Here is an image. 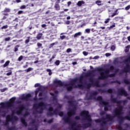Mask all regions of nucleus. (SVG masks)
<instances>
[{
    "label": "nucleus",
    "mask_w": 130,
    "mask_h": 130,
    "mask_svg": "<svg viewBox=\"0 0 130 130\" xmlns=\"http://www.w3.org/2000/svg\"><path fill=\"white\" fill-rule=\"evenodd\" d=\"M54 58H55V55H53L51 58L52 59H54Z\"/></svg>",
    "instance_id": "49"
},
{
    "label": "nucleus",
    "mask_w": 130,
    "mask_h": 130,
    "mask_svg": "<svg viewBox=\"0 0 130 130\" xmlns=\"http://www.w3.org/2000/svg\"><path fill=\"white\" fill-rule=\"evenodd\" d=\"M6 90H7V88H3V89H1V92H4L6 91Z\"/></svg>",
    "instance_id": "28"
},
{
    "label": "nucleus",
    "mask_w": 130,
    "mask_h": 130,
    "mask_svg": "<svg viewBox=\"0 0 130 130\" xmlns=\"http://www.w3.org/2000/svg\"><path fill=\"white\" fill-rule=\"evenodd\" d=\"M111 50H112V51H113L114 50H115V46L112 45V46L111 47Z\"/></svg>",
    "instance_id": "19"
},
{
    "label": "nucleus",
    "mask_w": 130,
    "mask_h": 130,
    "mask_svg": "<svg viewBox=\"0 0 130 130\" xmlns=\"http://www.w3.org/2000/svg\"><path fill=\"white\" fill-rule=\"evenodd\" d=\"M100 57L99 56H95L93 57V59H98Z\"/></svg>",
    "instance_id": "37"
},
{
    "label": "nucleus",
    "mask_w": 130,
    "mask_h": 130,
    "mask_svg": "<svg viewBox=\"0 0 130 130\" xmlns=\"http://www.w3.org/2000/svg\"><path fill=\"white\" fill-rule=\"evenodd\" d=\"M64 12H68V11H69V9H66L64 10Z\"/></svg>",
    "instance_id": "62"
},
{
    "label": "nucleus",
    "mask_w": 130,
    "mask_h": 130,
    "mask_svg": "<svg viewBox=\"0 0 130 130\" xmlns=\"http://www.w3.org/2000/svg\"><path fill=\"white\" fill-rule=\"evenodd\" d=\"M47 72L49 73V75L51 76L52 75V73L51 72V70L50 69H47Z\"/></svg>",
    "instance_id": "16"
},
{
    "label": "nucleus",
    "mask_w": 130,
    "mask_h": 130,
    "mask_svg": "<svg viewBox=\"0 0 130 130\" xmlns=\"http://www.w3.org/2000/svg\"><path fill=\"white\" fill-rule=\"evenodd\" d=\"M7 18V17L4 16L3 18V20H6V19Z\"/></svg>",
    "instance_id": "63"
},
{
    "label": "nucleus",
    "mask_w": 130,
    "mask_h": 130,
    "mask_svg": "<svg viewBox=\"0 0 130 130\" xmlns=\"http://www.w3.org/2000/svg\"><path fill=\"white\" fill-rule=\"evenodd\" d=\"M18 15H21V14H23V11H19L18 12Z\"/></svg>",
    "instance_id": "42"
},
{
    "label": "nucleus",
    "mask_w": 130,
    "mask_h": 130,
    "mask_svg": "<svg viewBox=\"0 0 130 130\" xmlns=\"http://www.w3.org/2000/svg\"><path fill=\"white\" fill-rule=\"evenodd\" d=\"M64 98H65V99H68V100H69V96L66 95V96H64Z\"/></svg>",
    "instance_id": "46"
},
{
    "label": "nucleus",
    "mask_w": 130,
    "mask_h": 130,
    "mask_svg": "<svg viewBox=\"0 0 130 130\" xmlns=\"http://www.w3.org/2000/svg\"><path fill=\"white\" fill-rule=\"evenodd\" d=\"M55 44H57V42L51 44L50 45V48H51V47H52V46H53V45H55Z\"/></svg>",
    "instance_id": "20"
},
{
    "label": "nucleus",
    "mask_w": 130,
    "mask_h": 130,
    "mask_svg": "<svg viewBox=\"0 0 130 130\" xmlns=\"http://www.w3.org/2000/svg\"><path fill=\"white\" fill-rule=\"evenodd\" d=\"M23 68H24V69H26V68H28V65L23 66Z\"/></svg>",
    "instance_id": "57"
},
{
    "label": "nucleus",
    "mask_w": 130,
    "mask_h": 130,
    "mask_svg": "<svg viewBox=\"0 0 130 130\" xmlns=\"http://www.w3.org/2000/svg\"><path fill=\"white\" fill-rule=\"evenodd\" d=\"M16 113L17 115H21V116H23V117L20 118L21 122L24 126H27L28 124H27L25 118H26V117H28L30 114L29 113V109L28 108H26V107L23 105H22L19 107V110L16 111Z\"/></svg>",
    "instance_id": "4"
},
{
    "label": "nucleus",
    "mask_w": 130,
    "mask_h": 130,
    "mask_svg": "<svg viewBox=\"0 0 130 130\" xmlns=\"http://www.w3.org/2000/svg\"><path fill=\"white\" fill-rule=\"evenodd\" d=\"M5 13H10L11 12V9L10 8H5L4 10Z\"/></svg>",
    "instance_id": "13"
},
{
    "label": "nucleus",
    "mask_w": 130,
    "mask_h": 130,
    "mask_svg": "<svg viewBox=\"0 0 130 130\" xmlns=\"http://www.w3.org/2000/svg\"><path fill=\"white\" fill-rule=\"evenodd\" d=\"M105 55L106 56L108 57V56H110V55H111V54L109 53H106Z\"/></svg>",
    "instance_id": "35"
},
{
    "label": "nucleus",
    "mask_w": 130,
    "mask_h": 130,
    "mask_svg": "<svg viewBox=\"0 0 130 130\" xmlns=\"http://www.w3.org/2000/svg\"><path fill=\"white\" fill-rule=\"evenodd\" d=\"M40 91H41V92L39 93ZM38 93H39V96L40 97H41V96L43 95V93H44V87H40L36 90L35 91L36 97L33 99V101H35V102H37V94H38Z\"/></svg>",
    "instance_id": "6"
},
{
    "label": "nucleus",
    "mask_w": 130,
    "mask_h": 130,
    "mask_svg": "<svg viewBox=\"0 0 130 130\" xmlns=\"http://www.w3.org/2000/svg\"><path fill=\"white\" fill-rule=\"evenodd\" d=\"M99 92H101L102 93H110V94H112L113 93V90L112 89H109L108 90L106 89H99Z\"/></svg>",
    "instance_id": "7"
},
{
    "label": "nucleus",
    "mask_w": 130,
    "mask_h": 130,
    "mask_svg": "<svg viewBox=\"0 0 130 130\" xmlns=\"http://www.w3.org/2000/svg\"><path fill=\"white\" fill-rule=\"evenodd\" d=\"M95 4H96V5H98V6H101V5H102L101 1H96Z\"/></svg>",
    "instance_id": "15"
},
{
    "label": "nucleus",
    "mask_w": 130,
    "mask_h": 130,
    "mask_svg": "<svg viewBox=\"0 0 130 130\" xmlns=\"http://www.w3.org/2000/svg\"><path fill=\"white\" fill-rule=\"evenodd\" d=\"M112 83H117V84H120V82L118 81H116V82H113Z\"/></svg>",
    "instance_id": "44"
},
{
    "label": "nucleus",
    "mask_w": 130,
    "mask_h": 130,
    "mask_svg": "<svg viewBox=\"0 0 130 130\" xmlns=\"http://www.w3.org/2000/svg\"><path fill=\"white\" fill-rule=\"evenodd\" d=\"M10 64V60H8L4 64H3V66H2L1 67L2 68H6V67H8V66H9V64Z\"/></svg>",
    "instance_id": "8"
},
{
    "label": "nucleus",
    "mask_w": 130,
    "mask_h": 130,
    "mask_svg": "<svg viewBox=\"0 0 130 130\" xmlns=\"http://www.w3.org/2000/svg\"><path fill=\"white\" fill-rule=\"evenodd\" d=\"M101 115H104L105 114V111H102L100 112Z\"/></svg>",
    "instance_id": "38"
},
{
    "label": "nucleus",
    "mask_w": 130,
    "mask_h": 130,
    "mask_svg": "<svg viewBox=\"0 0 130 130\" xmlns=\"http://www.w3.org/2000/svg\"><path fill=\"white\" fill-rule=\"evenodd\" d=\"M42 35H43V34H42V33H39L37 35V39L39 40L40 39H41V38L42 37Z\"/></svg>",
    "instance_id": "10"
},
{
    "label": "nucleus",
    "mask_w": 130,
    "mask_h": 130,
    "mask_svg": "<svg viewBox=\"0 0 130 130\" xmlns=\"http://www.w3.org/2000/svg\"><path fill=\"white\" fill-rule=\"evenodd\" d=\"M95 71L99 72L100 74V76L98 78L99 80H104V79H107L108 77L110 78L115 77L118 69H115L113 66H111L109 69L106 70H105L103 68H100L95 69Z\"/></svg>",
    "instance_id": "3"
},
{
    "label": "nucleus",
    "mask_w": 130,
    "mask_h": 130,
    "mask_svg": "<svg viewBox=\"0 0 130 130\" xmlns=\"http://www.w3.org/2000/svg\"><path fill=\"white\" fill-rule=\"evenodd\" d=\"M13 21H16V22H18V18H15Z\"/></svg>",
    "instance_id": "61"
},
{
    "label": "nucleus",
    "mask_w": 130,
    "mask_h": 130,
    "mask_svg": "<svg viewBox=\"0 0 130 130\" xmlns=\"http://www.w3.org/2000/svg\"><path fill=\"white\" fill-rule=\"evenodd\" d=\"M7 76H11L12 75V72H10L6 74Z\"/></svg>",
    "instance_id": "41"
},
{
    "label": "nucleus",
    "mask_w": 130,
    "mask_h": 130,
    "mask_svg": "<svg viewBox=\"0 0 130 130\" xmlns=\"http://www.w3.org/2000/svg\"><path fill=\"white\" fill-rule=\"evenodd\" d=\"M84 4H85V2L84 1H79L77 3V6H78L79 7H81V6H82V5H84Z\"/></svg>",
    "instance_id": "11"
},
{
    "label": "nucleus",
    "mask_w": 130,
    "mask_h": 130,
    "mask_svg": "<svg viewBox=\"0 0 130 130\" xmlns=\"http://www.w3.org/2000/svg\"><path fill=\"white\" fill-rule=\"evenodd\" d=\"M19 47H20V46H19V45H16L15 46V49H14L15 52H17V51H18V50H19V49H18Z\"/></svg>",
    "instance_id": "14"
},
{
    "label": "nucleus",
    "mask_w": 130,
    "mask_h": 130,
    "mask_svg": "<svg viewBox=\"0 0 130 130\" xmlns=\"http://www.w3.org/2000/svg\"><path fill=\"white\" fill-rule=\"evenodd\" d=\"M128 94L126 91L124 90V88H119L117 92V98H114L113 95L111 96V101L113 103H117L118 104V107L114 109L113 113V116L111 115H106V117H102L101 119L95 120V122L99 123L101 125V130H107V125L109 124H112L114 121V118L115 117L118 118V125L117 126V128L118 130H130V124L123 123L124 120L130 121V116H126L125 117L122 116L123 115V107L121 106L125 105L127 103V100L118 101L117 98H120V96H125L126 97Z\"/></svg>",
    "instance_id": "1"
},
{
    "label": "nucleus",
    "mask_w": 130,
    "mask_h": 130,
    "mask_svg": "<svg viewBox=\"0 0 130 130\" xmlns=\"http://www.w3.org/2000/svg\"><path fill=\"white\" fill-rule=\"evenodd\" d=\"M66 24H67V25H69V24H70V21H67L66 22Z\"/></svg>",
    "instance_id": "53"
},
{
    "label": "nucleus",
    "mask_w": 130,
    "mask_h": 130,
    "mask_svg": "<svg viewBox=\"0 0 130 130\" xmlns=\"http://www.w3.org/2000/svg\"><path fill=\"white\" fill-rule=\"evenodd\" d=\"M95 86H96V87H100V85H99V82H97L95 83Z\"/></svg>",
    "instance_id": "36"
},
{
    "label": "nucleus",
    "mask_w": 130,
    "mask_h": 130,
    "mask_svg": "<svg viewBox=\"0 0 130 130\" xmlns=\"http://www.w3.org/2000/svg\"><path fill=\"white\" fill-rule=\"evenodd\" d=\"M16 3H21V0H16Z\"/></svg>",
    "instance_id": "51"
},
{
    "label": "nucleus",
    "mask_w": 130,
    "mask_h": 130,
    "mask_svg": "<svg viewBox=\"0 0 130 130\" xmlns=\"http://www.w3.org/2000/svg\"><path fill=\"white\" fill-rule=\"evenodd\" d=\"M22 59H23V56H20L18 58V61H21V60H22Z\"/></svg>",
    "instance_id": "29"
},
{
    "label": "nucleus",
    "mask_w": 130,
    "mask_h": 130,
    "mask_svg": "<svg viewBox=\"0 0 130 130\" xmlns=\"http://www.w3.org/2000/svg\"><path fill=\"white\" fill-rule=\"evenodd\" d=\"M8 25H4L1 27V29H7L8 28Z\"/></svg>",
    "instance_id": "21"
},
{
    "label": "nucleus",
    "mask_w": 130,
    "mask_h": 130,
    "mask_svg": "<svg viewBox=\"0 0 130 130\" xmlns=\"http://www.w3.org/2000/svg\"><path fill=\"white\" fill-rule=\"evenodd\" d=\"M129 9H130V5H128L127 7H125V10H126V11H128Z\"/></svg>",
    "instance_id": "25"
},
{
    "label": "nucleus",
    "mask_w": 130,
    "mask_h": 130,
    "mask_svg": "<svg viewBox=\"0 0 130 130\" xmlns=\"http://www.w3.org/2000/svg\"><path fill=\"white\" fill-rule=\"evenodd\" d=\"M102 87H106V86H107V84H106V83L103 84L102 85Z\"/></svg>",
    "instance_id": "43"
},
{
    "label": "nucleus",
    "mask_w": 130,
    "mask_h": 130,
    "mask_svg": "<svg viewBox=\"0 0 130 130\" xmlns=\"http://www.w3.org/2000/svg\"><path fill=\"white\" fill-rule=\"evenodd\" d=\"M101 28L102 29V30H104V29H105V27H101Z\"/></svg>",
    "instance_id": "60"
},
{
    "label": "nucleus",
    "mask_w": 130,
    "mask_h": 130,
    "mask_svg": "<svg viewBox=\"0 0 130 130\" xmlns=\"http://www.w3.org/2000/svg\"><path fill=\"white\" fill-rule=\"evenodd\" d=\"M127 39H128V41H130V36L127 37Z\"/></svg>",
    "instance_id": "64"
},
{
    "label": "nucleus",
    "mask_w": 130,
    "mask_h": 130,
    "mask_svg": "<svg viewBox=\"0 0 130 130\" xmlns=\"http://www.w3.org/2000/svg\"><path fill=\"white\" fill-rule=\"evenodd\" d=\"M55 8H58V4H56L55 6Z\"/></svg>",
    "instance_id": "54"
},
{
    "label": "nucleus",
    "mask_w": 130,
    "mask_h": 130,
    "mask_svg": "<svg viewBox=\"0 0 130 130\" xmlns=\"http://www.w3.org/2000/svg\"><path fill=\"white\" fill-rule=\"evenodd\" d=\"M60 1L61 0H57L56 2V4H59V3H60Z\"/></svg>",
    "instance_id": "50"
},
{
    "label": "nucleus",
    "mask_w": 130,
    "mask_h": 130,
    "mask_svg": "<svg viewBox=\"0 0 130 130\" xmlns=\"http://www.w3.org/2000/svg\"><path fill=\"white\" fill-rule=\"evenodd\" d=\"M72 51V49L71 48H69L67 50V53H70V52Z\"/></svg>",
    "instance_id": "32"
},
{
    "label": "nucleus",
    "mask_w": 130,
    "mask_h": 130,
    "mask_svg": "<svg viewBox=\"0 0 130 130\" xmlns=\"http://www.w3.org/2000/svg\"><path fill=\"white\" fill-rule=\"evenodd\" d=\"M126 48H127V49H129L130 48V46L129 45H128V46H126Z\"/></svg>",
    "instance_id": "56"
},
{
    "label": "nucleus",
    "mask_w": 130,
    "mask_h": 130,
    "mask_svg": "<svg viewBox=\"0 0 130 130\" xmlns=\"http://www.w3.org/2000/svg\"><path fill=\"white\" fill-rule=\"evenodd\" d=\"M27 38L28 39L25 40V43H29L30 42V37H28Z\"/></svg>",
    "instance_id": "22"
},
{
    "label": "nucleus",
    "mask_w": 130,
    "mask_h": 130,
    "mask_svg": "<svg viewBox=\"0 0 130 130\" xmlns=\"http://www.w3.org/2000/svg\"><path fill=\"white\" fill-rule=\"evenodd\" d=\"M20 9H21V10H23V9H26V6H25V5L21 6L20 7Z\"/></svg>",
    "instance_id": "33"
},
{
    "label": "nucleus",
    "mask_w": 130,
    "mask_h": 130,
    "mask_svg": "<svg viewBox=\"0 0 130 130\" xmlns=\"http://www.w3.org/2000/svg\"><path fill=\"white\" fill-rule=\"evenodd\" d=\"M116 15H117V13H113V14L111 15L112 18H113V17H114V16H116Z\"/></svg>",
    "instance_id": "39"
},
{
    "label": "nucleus",
    "mask_w": 130,
    "mask_h": 130,
    "mask_svg": "<svg viewBox=\"0 0 130 130\" xmlns=\"http://www.w3.org/2000/svg\"><path fill=\"white\" fill-rule=\"evenodd\" d=\"M77 64V63L76 61L73 62L72 63V64H73L74 66H75V64Z\"/></svg>",
    "instance_id": "47"
},
{
    "label": "nucleus",
    "mask_w": 130,
    "mask_h": 130,
    "mask_svg": "<svg viewBox=\"0 0 130 130\" xmlns=\"http://www.w3.org/2000/svg\"><path fill=\"white\" fill-rule=\"evenodd\" d=\"M39 86H40V84H39V83H36V84L35 85V88H37V87H39Z\"/></svg>",
    "instance_id": "34"
},
{
    "label": "nucleus",
    "mask_w": 130,
    "mask_h": 130,
    "mask_svg": "<svg viewBox=\"0 0 130 130\" xmlns=\"http://www.w3.org/2000/svg\"><path fill=\"white\" fill-rule=\"evenodd\" d=\"M42 27L43 28H45V27H46V24H42Z\"/></svg>",
    "instance_id": "45"
},
{
    "label": "nucleus",
    "mask_w": 130,
    "mask_h": 130,
    "mask_svg": "<svg viewBox=\"0 0 130 130\" xmlns=\"http://www.w3.org/2000/svg\"><path fill=\"white\" fill-rule=\"evenodd\" d=\"M37 46L38 47H41V46H42V44L40 43H37Z\"/></svg>",
    "instance_id": "30"
},
{
    "label": "nucleus",
    "mask_w": 130,
    "mask_h": 130,
    "mask_svg": "<svg viewBox=\"0 0 130 130\" xmlns=\"http://www.w3.org/2000/svg\"><path fill=\"white\" fill-rule=\"evenodd\" d=\"M91 31V29L87 28L85 29V32H86V33H90V32Z\"/></svg>",
    "instance_id": "23"
},
{
    "label": "nucleus",
    "mask_w": 130,
    "mask_h": 130,
    "mask_svg": "<svg viewBox=\"0 0 130 130\" xmlns=\"http://www.w3.org/2000/svg\"><path fill=\"white\" fill-rule=\"evenodd\" d=\"M92 73L91 72L86 74V78L90 77L89 81L90 83H87V81L85 80L84 76H81L80 78H77L72 80L70 82L66 83L62 82L60 80H55L54 81V84L58 87L61 86L62 87H66L68 91H72L73 88H79V89H86L87 90V93L86 95L85 100H92L94 99L99 102L101 106H104V110L105 111L109 110V103L107 102L103 101L102 96H99L96 98V96L98 95V91L97 90L89 91L91 86H93L95 82H94V78L91 77Z\"/></svg>",
    "instance_id": "2"
},
{
    "label": "nucleus",
    "mask_w": 130,
    "mask_h": 130,
    "mask_svg": "<svg viewBox=\"0 0 130 130\" xmlns=\"http://www.w3.org/2000/svg\"><path fill=\"white\" fill-rule=\"evenodd\" d=\"M53 122V119H51L48 121V123H51Z\"/></svg>",
    "instance_id": "24"
},
{
    "label": "nucleus",
    "mask_w": 130,
    "mask_h": 130,
    "mask_svg": "<svg viewBox=\"0 0 130 130\" xmlns=\"http://www.w3.org/2000/svg\"><path fill=\"white\" fill-rule=\"evenodd\" d=\"M110 20V19L108 18L105 21V24H107V23H108L109 22V20Z\"/></svg>",
    "instance_id": "40"
},
{
    "label": "nucleus",
    "mask_w": 130,
    "mask_h": 130,
    "mask_svg": "<svg viewBox=\"0 0 130 130\" xmlns=\"http://www.w3.org/2000/svg\"><path fill=\"white\" fill-rule=\"evenodd\" d=\"M115 21H119V20H123V17L117 16L115 18Z\"/></svg>",
    "instance_id": "12"
},
{
    "label": "nucleus",
    "mask_w": 130,
    "mask_h": 130,
    "mask_svg": "<svg viewBox=\"0 0 130 130\" xmlns=\"http://www.w3.org/2000/svg\"><path fill=\"white\" fill-rule=\"evenodd\" d=\"M59 63H60V61H59V60H57L55 62V64H56V66H59Z\"/></svg>",
    "instance_id": "18"
},
{
    "label": "nucleus",
    "mask_w": 130,
    "mask_h": 130,
    "mask_svg": "<svg viewBox=\"0 0 130 130\" xmlns=\"http://www.w3.org/2000/svg\"><path fill=\"white\" fill-rule=\"evenodd\" d=\"M31 71H33V68H29L26 70V73H29V72H31Z\"/></svg>",
    "instance_id": "17"
},
{
    "label": "nucleus",
    "mask_w": 130,
    "mask_h": 130,
    "mask_svg": "<svg viewBox=\"0 0 130 130\" xmlns=\"http://www.w3.org/2000/svg\"><path fill=\"white\" fill-rule=\"evenodd\" d=\"M88 53L86 51L83 52V54H84L85 56H87V55H88Z\"/></svg>",
    "instance_id": "26"
},
{
    "label": "nucleus",
    "mask_w": 130,
    "mask_h": 130,
    "mask_svg": "<svg viewBox=\"0 0 130 130\" xmlns=\"http://www.w3.org/2000/svg\"><path fill=\"white\" fill-rule=\"evenodd\" d=\"M60 38L62 40L66 38V36H60Z\"/></svg>",
    "instance_id": "31"
},
{
    "label": "nucleus",
    "mask_w": 130,
    "mask_h": 130,
    "mask_svg": "<svg viewBox=\"0 0 130 130\" xmlns=\"http://www.w3.org/2000/svg\"><path fill=\"white\" fill-rule=\"evenodd\" d=\"M67 20H70V19H71V17L68 16V17H67Z\"/></svg>",
    "instance_id": "59"
},
{
    "label": "nucleus",
    "mask_w": 130,
    "mask_h": 130,
    "mask_svg": "<svg viewBox=\"0 0 130 130\" xmlns=\"http://www.w3.org/2000/svg\"><path fill=\"white\" fill-rule=\"evenodd\" d=\"M5 41H10V40H11V38L10 37H8V38H6L5 39Z\"/></svg>",
    "instance_id": "27"
},
{
    "label": "nucleus",
    "mask_w": 130,
    "mask_h": 130,
    "mask_svg": "<svg viewBox=\"0 0 130 130\" xmlns=\"http://www.w3.org/2000/svg\"><path fill=\"white\" fill-rule=\"evenodd\" d=\"M39 61L38 60H36L34 62V63H38Z\"/></svg>",
    "instance_id": "55"
},
{
    "label": "nucleus",
    "mask_w": 130,
    "mask_h": 130,
    "mask_svg": "<svg viewBox=\"0 0 130 130\" xmlns=\"http://www.w3.org/2000/svg\"><path fill=\"white\" fill-rule=\"evenodd\" d=\"M71 4H72V2H69L68 3V6H70Z\"/></svg>",
    "instance_id": "52"
},
{
    "label": "nucleus",
    "mask_w": 130,
    "mask_h": 130,
    "mask_svg": "<svg viewBox=\"0 0 130 130\" xmlns=\"http://www.w3.org/2000/svg\"><path fill=\"white\" fill-rule=\"evenodd\" d=\"M125 52H128V49L126 48Z\"/></svg>",
    "instance_id": "58"
},
{
    "label": "nucleus",
    "mask_w": 130,
    "mask_h": 130,
    "mask_svg": "<svg viewBox=\"0 0 130 130\" xmlns=\"http://www.w3.org/2000/svg\"><path fill=\"white\" fill-rule=\"evenodd\" d=\"M30 98H31V94L28 93L26 95L23 94L19 99L17 100L16 102L17 103V104H20V103H21L22 102L21 100H23L24 101H29V100H30Z\"/></svg>",
    "instance_id": "5"
},
{
    "label": "nucleus",
    "mask_w": 130,
    "mask_h": 130,
    "mask_svg": "<svg viewBox=\"0 0 130 130\" xmlns=\"http://www.w3.org/2000/svg\"><path fill=\"white\" fill-rule=\"evenodd\" d=\"M81 35H82V32H78L74 35V38H77V37H79V36H81Z\"/></svg>",
    "instance_id": "9"
},
{
    "label": "nucleus",
    "mask_w": 130,
    "mask_h": 130,
    "mask_svg": "<svg viewBox=\"0 0 130 130\" xmlns=\"http://www.w3.org/2000/svg\"><path fill=\"white\" fill-rule=\"evenodd\" d=\"M1 63H4V62H5V60H2L1 61H0Z\"/></svg>",
    "instance_id": "48"
}]
</instances>
